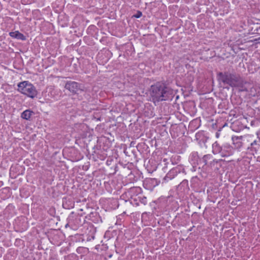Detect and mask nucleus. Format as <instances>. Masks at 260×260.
I'll return each instance as SVG.
<instances>
[{
	"instance_id": "f257e3e1",
	"label": "nucleus",
	"mask_w": 260,
	"mask_h": 260,
	"mask_svg": "<svg viewBox=\"0 0 260 260\" xmlns=\"http://www.w3.org/2000/svg\"><path fill=\"white\" fill-rule=\"evenodd\" d=\"M216 78L218 82L223 85L238 88L240 91L247 90V88L244 86L247 82L234 69L219 72L217 73Z\"/></svg>"
},
{
	"instance_id": "f03ea898",
	"label": "nucleus",
	"mask_w": 260,
	"mask_h": 260,
	"mask_svg": "<svg viewBox=\"0 0 260 260\" xmlns=\"http://www.w3.org/2000/svg\"><path fill=\"white\" fill-rule=\"evenodd\" d=\"M149 93L151 101L155 105L162 101L172 100L174 95L173 90L163 82H157L152 85Z\"/></svg>"
},
{
	"instance_id": "7ed1b4c3",
	"label": "nucleus",
	"mask_w": 260,
	"mask_h": 260,
	"mask_svg": "<svg viewBox=\"0 0 260 260\" xmlns=\"http://www.w3.org/2000/svg\"><path fill=\"white\" fill-rule=\"evenodd\" d=\"M212 152L214 154L227 157L234 153V147L229 143L216 141L212 144Z\"/></svg>"
},
{
	"instance_id": "20e7f679",
	"label": "nucleus",
	"mask_w": 260,
	"mask_h": 260,
	"mask_svg": "<svg viewBox=\"0 0 260 260\" xmlns=\"http://www.w3.org/2000/svg\"><path fill=\"white\" fill-rule=\"evenodd\" d=\"M17 90L31 99H34L38 94V91L35 86L27 81L20 82L18 84Z\"/></svg>"
},
{
	"instance_id": "39448f33",
	"label": "nucleus",
	"mask_w": 260,
	"mask_h": 260,
	"mask_svg": "<svg viewBox=\"0 0 260 260\" xmlns=\"http://www.w3.org/2000/svg\"><path fill=\"white\" fill-rule=\"evenodd\" d=\"M85 219V216H83L82 214H75L72 212L68 217V224L71 225L73 229H76L84 224Z\"/></svg>"
},
{
	"instance_id": "423d86ee",
	"label": "nucleus",
	"mask_w": 260,
	"mask_h": 260,
	"mask_svg": "<svg viewBox=\"0 0 260 260\" xmlns=\"http://www.w3.org/2000/svg\"><path fill=\"white\" fill-rule=\"evenodd\" d=\"M107 135H109L111 138H108L107 136H102L98 138L97 140V148H101V149L108 151L111 147L112 141H114L113 137H111L110 133H108Z\"/></svg>"
},
{
	"instance_id": "0eeeda50",
	"label": "nucleus",
	"mask_w": 260,
	"mask_h": 260,
	"mask_svg": "<svg viewBox=\"0 0 260 260\" xmlns=\"http://www.w3.org/2000/svg\"><path fill=\"white\" fill-rule=\"evenodd\" d=\"M185 174V171L183 166L178 165L172 168L163 178V182H168L177 176L179 174Z\"/></svg>"
},
{
	"instance_id": "6e6552de",
	"label": "nucleus",
	"mask_w": 260,
	"mask_h": 260,
	"mask_svg": "<svg viewBox=\"0 0 260 260\" xmlns=\"http://www.w3.org/2000/svg\"><path fill=\"white\" fill-rule=\"evenodd\" d=\"M64 87L73 94H77L78 91H83L84 88L82 84L72 81H67Z\"/></svg>"
},
{
	"instance_id": "1a4fd4ad",
	"label": "nucleus",
	"mask_w": 260,
	"mask_h": 260,
	"mask_svg": "<svg viewBox=\"0 0 260 260\" xmlns=\"http://www.w3.org/2000/svg\"><path fill=\"white\" fill-rule=\"evenodd\" d=\"M92 148L94 150L92 153V158L94 161L103 160L107 157V151L97 148L96 146H94Z\"/></svg>"
},
{
	"instance_id": "9d476101",
	"label": "nucleus",
	"mask_w": 260,
	"mask_h": 260,
	"mask_svg": "<svg viewBox=\"0 0 260 260\" xmlns=\"http://www.w3.org/2000/svg\"><path fill=\"white\" fill-rule=\"evenodd\" d=\"M173 156L170 159L168 158H161L158 162V168L163 170L165 172L168 170V168H170L172 165L177 164L176 162H174L173 160Z\"/></svg>"
},
{
	"instance_id": "9b49d317",
	"label": "nucleus",
	"mask_w": 260,
	"mask_h": 260,
	"mask_svg": "<svg viewBox=\"0 0 260 260\" xmlns=\"http://www.w3.org/2000/svg\"><path fill=\"white\" fill-rule=\"evenodd\" d=\"M160 183V180L156 178H148L143 181V186L148 190H152Z\"/></svg>"
},
{
	"instance_id": "f8f14e48",
	"label": "nucleus",
	"mask_w": 260,
	"mask_h": 260,
	"mask_svg": "<svg viewBox=\"0 0 260 260\" xmlns=\"http://www.w3.org/2000/svg\"><path fill=\"white\" fill-rule=\"evenodd\" d=\"M225 165V161L223 159H215L214 161L213 162L212 167L210 169V170L217 173H220L221 169H223V166Z\"/></svg>"
},
{
	"instance_id": "ddd939ff",
	"label": "nucleus",
	"mask_w": 260,
	"mask_h": 260,
	"mask_svg": "<svg viewBox=\"0 0 260 260\" xmlns=\"http://www.w3.org/2000/svg\"><path fill=\"white\" fill-rule=\"evenodd\" d=\"M209 137L204 131H199L196 134V140L201 146L205 145Z\"/></svg>"
},
{
	"instance_id": "4468645a",
	"label": "nucleus",
	"mask_w": 260,
	"mask_h": 260,
	"mask_svg": "<svg viewBox=\"0 0 260 260\" xmlns=\"http://www.w3.org/2000/svg\"><path fill=\"white\" fill-rule=\"evenodd\" d=\"M69 154V157L72 161H78L83 157L80 153L77 150L74 148L70 149Z\"/></svg>"
},
{
	"instance_id": "2eb2a0df",
	"label": "nucleus",
	"mask_w": 260,
	"mask_h": 260,
	"mask_svg": "<svg viewBox=\"0 0 260 260\" xmlns=\"http://www.w3.org/2000/svg\"><path fill=\"white\" fill-rule=\"evenodd\" d=\"M158 163L154 159H150L146 165V169L149 173H152L158 168Z\"/></svg>"
},
{
	"instance_id": "dca6fc26",
	"label": "nucleus",
	"mask_w": 260,
	"mask_h": 260,
	"mask_svg": "<svg viewBox=\"0 0 260 260\" xmlns=\"http://www.w3.org/2000/svg\"><path fill=\"white\" fill-rule=\"evenodd\" d=\"M259 141H254L250 144V146L248 147L250 153L254 155L255 154H257L258 152H260V144Z\"/></svg>"
},
{
	"instance_id": "f3484780",
	"label": "nucleus",
	"mask_w": 260,
	"mask_h": 260,
	"mask_svg": "<svg viewBox=\"0 0 260 260\" xmlns=\"http://www.w3.org/2000/svg\"><path fill=\"white\" fill-rule=\"evenodd\" d=\"M242 138V136H233L232 137L231 139L233 145L234 150L235 149H240L243 146Z\"/></svg>"
},
{
	"instance_id": "a211bd4d",
	"label": "nucleus",
	"mask_w": 260,
	"mask_h": 260,
	"mask_svg": "<svg viewBox=\"0 0 260 260\" xmlns=\"http://www.w3.org/2000/svg\"><path fill=\"white\" fill-rule=\"evenodd\" d=\"M177 189L178 191L183 193V194H187L189 191L188 180H183L179 185L177 186Z\"/></svg>"
},
{
	"instance_id": "6ab92c4d",
	"label": "nucleus",
	"mask_w": 260,
	"mask_h": 260,
	"mask_svg": "<svg viewBox=\"0 0 260 260\" xmlns=\"http://www.w3.org/2000/svg\"><path fill=\"white\" fill-rule=\"evenodd\" d=\"M184 127L185 126L182 123L179 125L175 124L172 125L170 129L172 136L174 137H178L179 136V133Z\"/></svg>"
},
{
	"instance_id": "aec40b11",
	"label": "nucleus",
	"mask_w": 260,
	"mask_h": 260,
	"mask_svg": "<svg viewBox=\"0 0 260 260\" xmlns=\"http://www.w3.org/2000/svg\"><path fill=\"white\" fill-rule=\"evenodd\" d=\"M86 219L90 220L94 223L102 222V219L99 214L96 212H91L90 214L85 216Z\"/></svg>"
},
{
	"instance_id": "412c9836",
	"label": "nucleus",
	"mask_w": 260,
	"mask_h": 260,
	"mask_svg": "<svg viewBox=\"0 0 260 260\" xmlns=\"http://www.w3.org/2000/svg\"><path fill=\"white\" fill-rule=\"evenodd\" d=\"M199 157L198 152H192L190 154L189 159L193 168L197 167Z\"/></svg>"
},
{
	"instance_id": "4be33fe9",
	"label": "nucleus",
	"mask_w": 260,
	"mask_h": 260,
	"mask_svg": "<svg viewBox=\"0 0 260 260\" xmlns=\"http://www.w3.org/2000/svg\"><path fill=\"white\" fill-rule=\"evenodd\" d=\"M247 91L249 92V95L250 96L255 97L260 95V88L256 85H252L250 87L249 90L247 89Z\"/></svg>"
},
{
	"instance_id": "5701e85b",
	"label": "nucleus",
	"mask_w": 260,
	"mask_h": 260,
	"mask_svg": "<svg viewBox=\"0 0 260 260\" xmlns=\"http://www.w3.org/2000/svg\"><path fill=\"white\" fill-rule=\"evenodd\" d=\"M9 36L14 39H16L21 41H25L26 40V37L18 30L10 32Z\"/></svg>"
},
{
	"instance_id": "b1692460",
	"label": "nucleus",
	"mask_w": 260,
	"mask_h": 260,
	"mask_svg": "<svg viewBox=\"0 0 260 260\" xmlns=\"http://www.w3.org/2000/svg\"><path fill=\"white\" fill-rule=\"evenodd\" d=\"M34 115H35L34 112L29 109H27L21 113V117L25 120H31V116Z\"/></svg>"
},
{
	"instance_id": "393cba45",
	"label": "nucleus",
	"mask_w": 260,
	"mask_h": 260,
	"mask_svg": "<svg viewBox=\"0 0 260 260\" xmlns=\"http://www.w3.org/2000/svg\"><path fill=\"white\" fill-rule=\"evenodd\" d=\"M136 152V150L135 149H132L131 147L124 150V153L126 155L128 156H134L136 161H138Z\"/></svg>"
},
{
	"instance_id": "a878e982",
	"label": "nucleus",
	"mask_w": 260,
	"mask_h": 260,
	"mask_svg": "<svg viewBox=\"0 0 260 260\" xmlns=\"http://www.w3.org/2000/svg\"><path fill=\"white\" fill-rule=\"evenodd\" d=\"M199 122L197 119H194L191 121L189 124V129L190 131H194L199 127Z\"/></svg>"
},
{
	"instance_id": "bb28decb",
	"label": "nucleus",
	"mask_w": 260,
	"mask_h": 260,
	"mask_svg": "<svg viewBox=\"0 0 260 260\" xmlns=\"http://www.w3.org/2000/svg\"><path fill=\"white\" fill-rule=\"evenodd\" d=\"M98 30V28L94 25H90L87 29V33L88 35H93Z\"/></svg>"
},
{
	"instance_id": "cd10ccee",
	"label": "nucleus",
	"mask_w": 260,
	"mask_h": 260,
	"mask_svg": "<svg viewBox=\"0 0 260 260\" xmlns=\"http://www.w3.org/2000/svg\"><path fill=\"white\" fill-rule=\"evenodd\" d=\"M92 136L89 135L88 137H82L81 139L82 141L86 145V147L87 148L88 145H89L90 142L91 141Z\"/></svg>"
},
{
	"instance_id": "c85d7f7f",
	"label": "nucleus",
	"mask_w": 260,
	"mask_h": 260,
	"mask_svg": "<svg viewBox=\"0 0 260 260\" xmlns=\"http://www.w3.org/2000/svg\"><path fill=\"white\" fill-rule=\"evenodd\" d=\"M204 155L202 157H199L197 166L199 167V169L202 168L204 169Z\"/></svg>"
},
{
	"instance_id": "c756f323",
	"label": "nucleus",
	"mask_w": 260,
	"mask_h": 260,
	"mask_svg": "<svg viewBox=\"0 0 260 260\" xmlns=\"http://www.w3.org/2000/svg\"><path fill=\"white\" fill-rule=\"evenodd\" d=\"M215 159L213 158V155L211 154V158L210 159H209V160L208 161V164H207L206 167L205 168L206 170H210V169L212 167L213 162L214 161Z\"/></svg>"
},
{
	"instance_id": "7c9ffc66",
	"label": "nucleus",
	"mask_w": 260,
	"mask_h": 260,
	"mask_svg": "<svg viewBox=\"0 0 260 260\" xmlns=\"http://www.w3.org/2000/svg\"><path fill=\"white\" fill-rule=\"evenodd\" d=\"M64 259L65 260H78V256L74 253L64 256Z\"/></svg>"
},
{
	"instance_id": "2f4dec72",
	"label": "nucleus",
	"mask_w": 260,
	"mask_h": 260,
	"mask_svg": "<svg viewBox=\"0 0 260 260\" xmlns=\"http://www.w3.org/2000/svg\"><path fill=\"white\" fill-rule=\"evenodd\" d=\"M141 188L139 187H133L129 189V192L131 193H139L141 192Z\"/></svg>"
},
{
	"instance_id": "473e14b6",
	"label": "nucleus",
	"mask_w": 260,
	"mask_h": 260,
	"mask_svg": "<svg viewBox=\"0 0 260 260\" xmlns=\"http://www.w3.org/2000/svg\"><path fill=\"white\" fill-rule=\"evenodd\" d=\"M87 248L83 247H79L77 248L76 251L78 253H83L84 254L86 253L87 251Z\"/></svg>"
},
{
	"instance_id": "72a5a7b5",
	"label": "nucleus",
	"mask_w": 260,
	"mask_h": 260,
	"mask_svg": "<svg viewBox=\"0 0 260 260\" xmlns=\"http://www.w3.org/2000/svg\"><path fill=\"white\" fill-rule=\"evenodd\" d=\"M211 158V154H208L204 155V169H205L207 164H208V161L209 160V159Z\"/></svg>"
},
{
	"instance_id": "f704fd0d",
	"label": "nucleus",
	"mask_w": 260,
	"mask_h": 260,
	"mask_svg": "<svg viewBox=\"0 0 260 260\" xmlns=\"http://www.w3.org/2000/svg\"><path fill=\"white\" fill-rule=\"evenodd\" d=\"M138 199L140 202L144 205H146L147 203V198L144 196H139L138 197Z\"/></svg>"
},
{
	"instance_id": "c9c22d12",
	"label": "nucleus",
	"mask_w": 260,
	"mask_h": 260,
	"mask_svg": "<svg viewBox=\"0 0 260 260\" xmlns=\"http://www.w3.org/2000/svg\"><path fill=\"white\" fill-rule=\"evenodd\" d=\"M114 162H115V161L111 158H108L106 161V164L107 166L114 165Z\"/></svg>"
},
{
	"instance_id": "e433bc0d",
	"label": "nucleus",
	"mask_w": 260,
	"mask_h": 260,
	"mask_svg": "<svg viewBox=\"0 0 260 260\" xmlns=\"http://www.w3.org/2000/svg\"><path fill=\"white\" fill-rule=\"evenodd\" d=\"M48 213L50 215H51L52 216H54L55 213H56V212H55V208H50L48 211Z\"/></svg>"
},
{
	"instance_id": "4c0bfd02",
	"label": "nucleus",
	"mask_w": 260,
	"mask_h": 260,
	"mask_svg": "<svg viewBox=\"0 0 260 260\" xmlns=\"http://www.w3.org/2000/svg\"><path fill=\"white\" fill-rule=\"evenodd\" d=\"M92 119H95L96 121H101V116H99L98 113H94L92 115Z\"/></svg>"
},
{
	"instance_id": "58836bf2",
	"label": "nucleus",
	"mask_w": 260,
	"mask_h": 260,
	"mask_svg": "<svg viewBox=\"0 0 260 260\" xmlns=\"http://www.w3.org/2000/svg\"><path fill=\"white\" fill-rule=\"evenodd\" d=\"M142 16V12L140 11H137L136 13L133 15V17L136 18H139Z\"/></svg>"
},
{
	"instance_id": "ea45409f",
	"label": "nucleus",
	"mask_w": 260,
	"mask_h": 260,
	"mask_svg": "<svg viewBox=\"0 0 260 260\" xmlns=\"http://www.w3.org/2000/svg\"><path fill=\"white\" fill-rule=\"evenodd\" d=\"M192 73H189V72L187 73V75H188V78H189V82H192L193 81V79H194V77H193V75H192Z\"/></svg>"
},
{
	"instance_id": "a19ab883",
	"label": "nucleus",
	"mask_w": 260,
	"mask_h": 260,
	"mask_svg": "<svg viewBox=\"0 0 260 260\" xmlns=\"http://www.w3.org/2000/svg\"><path fill=\"white\" fill-rule=\"evenodd\" d=\"M113 167H114V169H113V171L112 172V173L115 174L118 171V167L117 164L116 163V162H114Z\"/></svg>"
},
{
	"instance_id": "79ce46f5",
	"label": "nucleus",
	"mask_w": 260,
	"mask_h": 260,
	"mask_svg": "<svg viewBox=\"0 0 260 260\" xmlns=\"http://www.w3.org/2000/svg\"><path fill=\"white\" fill-rule=\"evenodd\" d=\"M112 204L114 206V207L113 208L114 209L117 208L119 206L118 202L116 200H113L112 201Z\"/></svg>"
},
{
	"instance_id": "37998d69",
	"label": "nucleus",
	"mask_w": 260,
	"mask_h": 260,
	"mask_svg": "<svg viewBox=\"0 0 260 260\" xmlns=\"http://www.w3.org/2000/svg\"><path fill=\"white\" fill-rule=\"evenodd\" d=\"M199 180V179L198 178L197 176H196V177L192 178V179L191 180V183L197 182Z\"/></svg>"
},
{
	"instance_id": "c03bdc74",
	"label": "nucleus",
	"mask_w": 260,
	"mask_h": 260,
	"mask_svg": "<svg viewBox=\"0 0 260 260\" xmlns=\"http://www.w3.org/2000/svg\"><path fill=\"white\" fill-rule=\"evenodd\" d=\"M99 173V171H95L92 172V174L93 177H98V174Z\"/></svg>"
},
{
	"instance_id": "a18cd8bd",
	"label": "nucleus",
	"mask_w": 260,
	"mask_h": 260,
	"mask_svg": "<svg viewBox=\"0 0 260 260\" xmlns=\"http://www.w3.org/2000/svg\"><path fill=\"white\" fill-rule=\"evenodd\" d=\"M256 134L259 139V142H260V129L257 132Z\"/></svg>"
},
{
	"instance_id": "49530a36",
	"label": "nucleus",
	"mask_w": 260,
	"mask_h": 260,
	"mask_svg": "<svg viewBox=\"0 0 260 260\" xmlns=\"http://www.w3.org/2000/svg\"><path fill=\"white\" fill-rule=\"evenodd\" d=\"M94 236H92L91 237V238H90L89 237H88L87 238V241H90L91 240V239H94Z\"/></svg>"
},
{
	"instance_id": "de8ad7c7",
	"label": "nucleus",
	"mask_w": 260,
	"mask_h": 260,
	"mask_svg": "<svg viewBox=\"0 0 260 260\" xmlns=\"http://www.w3.org/2000/svg\"><path fill=\"white\" fill-rule=\"evenodd\" d=\"M219 135H220L219 132H217L216 133V134H215L216 137V138H218L219 137Z\"/></svg>"
},
{
	"instance_id": "09e8293b",
	"label": "nucleus",
	"mask_w": 260,
	"mask_h": 260,
	"mask_svg": "<svg viewBox=\"0 0 260 260\" xmlns=\"http://www.w3.org/2000/svg\"><path fill=\"white\" fill-rule=\"evenodd\" d=\"M176 157H177V160H179L180 159V157L179 156L176 155V156H175L174 159L176 158Z\"/></svg>"
},
{
	"instance_id": "8fccbe9b",
	"label": "nucleus",
	"mask_w": 260,
	"mask_h": 260,
	"mask_svg": "<svg viewBox=\"0 0 260 260\" xmlns=\"http://www.w3.org/2000/svg\"><path fill=\"white\" fill-rule=\"evenodd\" d=\"M3 184V181H0V187Z\"/></svg>"
},
{
	"instance_id": "3c124183",
	"label": "nucleus",
	"mask_w": 260,
	"mask_h": 260,
	"mask_svg": "<svg viewBox=\"0 0 260 260\" xmlns=\"http://www.w3.org/2000/svg\"><path fill=\"white\" fill-rule=\"evenodd\" d=\"M194 227V226H192V228H190V229L188 230L189 231H191L192 230V229Z\"/></svg>"
},
{
	"instance_id": "603ef678",
	"label": "nucleus",
	"mask_w": 260,
	"mask_h": 260,
	"mask_svg": "<svg viewBox=\"0 0 260 260\" xmlns=\"http://www.w3.org/2000/svg\"><path fill=\"white\" fill-rule=\"evenodd\" d=\"M171 197H171V196H168L167 198H168V199H169V198H170Z\"/></svg>"
},
{
	"instance_id": "864d4df0",
	"label": "nucleus",
	"mask_w": 260,
	"mask_h": 260,
	"mask_svg": "<svg viewBox=\"0 0 260 260\" xmlns=\"http://www.w3.org/2000/svg\"><path fill=\"white\" fill-rule=\"evenodd\" d=\"M236 123H233V127H234Z\"/></svg>"
},
{
	"instance_id": "5fc2aeb1",
	"label": "nucleus",
	"mask_w": 260,
	"mask_h": 260,
	"mask_svg": "<svg viewBox=\"0 0 260 260\" xmlns=\"http://www.w3.org/2000/svg\"><path fill=\"white\" fill-rule=\"evenodd\" d=\"M188 66L189 67H190V65H189V64H186V67H187Z\"/></svg>"
},
{
	"instance_id": "6e6d98bb",
	"label": "nucleus",
	"mask_w": 260,
	"mask_h": 260,
	"mask_svg": "<svg viewBox=\"0 0 260 260\" xmlns=\"http://www.w3.org/2000/svg\"><path fill=\"white\" fill-rule=\"evenodd\" d=\"M62 206H63V208H66V207H65L64 206V204H62Z\"/></svg>"
}]
</instances>
